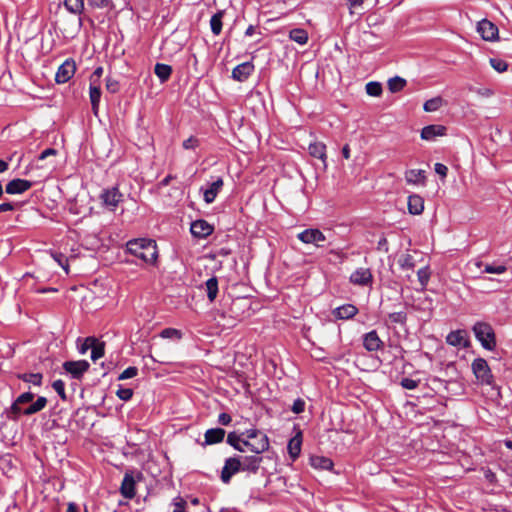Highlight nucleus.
Wrapping results in <instances>:
<instances>
[{
	"label": "nucleus",
	"instance_id": "obj_5",
	"mask_svg": "<svg viewBox=\"0 0 512 512\" xmlns=\"http://www.w3.org/2000/svg\"><path fill=\"white\" fill-rule=\"evenodd\" d=\"M123 197L118 186L103 189L99 194L102 205L110 211L116 210L118 204L123 201Z\"/></svg>",
	"mask_w": 512,
	"mask_h": 512
},
{
	"label": "nucleus",
	"instance_id": "obj_16",
	"mask_svg": "<svg viewBox=\"0 0 512 512\" xmlns=\"http://www.w3.org/2000/svg\"><path fill=\"white\" fill-rule=\"evenodd\" d=\"M254 71V64L251 61L243 62L232 70V78L239 82L246 81Z\"/></svg>",
	"mask_w": 512,
	"mask_h": 512
},
{
	"label": "nucleus",
	"instance_id": "obj_47",
	"mask_svg": "<svg viewBox=\"0 0 512 512\" xmlns=\"http://www.w3.org/2000/svg\"><path fill=\"white\" fill-rule=\"evenodd\" d=\"M52 387L63 401L67 400L65 393V383L61 379L55 380L52 383Z\"/></svg>",
	"mask_w": 512,
	"mask_h": 512
},
{
	"label": "nucleus",
	"instance_id": "obj_51",
	"mask_svg": "<svg viewBox=\"0 0 512 512\" xmlns=\"http://www.w3.org/2000/svg\"><path fill=\"white\" fill-rule=\"evenodd\" d=\"M507 270L504 265H494V264H486L484 268V272L493 273V274H502Z\"/></svg>",
	"mask_w": 512,
	"mask_h": 512
},
{
	"label": "nucleus",
	"instance_id": "obj_29",
	"mask_svg": "<svg viewBox=\"0 0 512 512\" xmlns=\"http://www.w3.org/2000/svg\"><path fill=\"white\" fill-rule=\"evenodd\" d=\"M244 441L249 440L245 439L242 434L238 435L236 432H230L227 436V443L239 452H245L248 450L247 447L243 445Z\"/></svg>",
	"mask_w": 512,
	"mask_h": 512
},
{
	"label": "nucleus",
	"instance_id": "obj_7",
	"mask_svg": "<svg viewBox=\"0 0 512 512\" xmlns=\"http://www.w3.org/2000/svg\"><path fill=\"white\" fill-rule=\"evenodd\" d=\"M240 464V456L229 457L225 460L224 466L221 470L220 479L224 484H229L231 478L242 471Z\"/></svg>",
	"mask_w": 512,
	"mask_h": 512
},
{
	"label": "nucleus",
	"instance_id": "obj_31",
	"mask_svg": "<svg viewBox=\"0 0 512 512\" xmlns=\"http://www.w3.org/2000/svg\"><path fill=\"white\" fill-rule=\"evenodd\" d=\"M154 73L159 78L161 83L169 80L172 74V67L167 64L157 63L154 67Z\"/></svg>",
	"mask_w": 512,
	"mask_h": 512
},
{
	"label": "nucleus",
	"instance_id": "obj_61",
	"mask_svg": "<svg viewBox=\"0 0 512 512\" xmlns=\"http://www.w3.org/2000/svg\"><path fill=\"white\" fill-rule=\"evenodd\" d=\"M55 155H57V150L56 149H54V148H47V149H45L44 151H42L40 153V155L38 156V159L39 160H44V159H46L49 156H55Z\"/></svg>",
	"mask_w": 512,
	"mask_h": 512
},
{
	"label": "nucleus",
	"instance_id": "obj_59",
	"mask_svg": "<svg viewBox=\"0 0 512 512\" xmlns=\"http://www.w3.org/2000/svg\"><path fill=\"white\" fill-rule=\"evenodd\" d=\"M434 170L442 178H445L447 176L448 168H447L446 165H444L442 163H436L435 166H434Z\"/></svg>",
	"mask_w": 512,
	"mask_h": 512
},
{
	"label": "nucleus",
	"instance_id": "obj_64",
	"mask_svg": "<svg viewBox=\"0 0 512 512\" xmlns=\"http://www.w3.org/2000/svg\"><path fill=\"white\" fill-rule=\"evenodd\" d=\"M14 210V206L10 202L0 204V213Z\"/></svg>",
	"mask_w": 512,
	"mask_h": 512
},
{
	"label": "nucleus",
	"instance_id": "obj_40",
	"mask_svg": "<svg viewBox=\"0 0 512 512\" xmlns=\"http://www.w3.org/2000/svg\"><path fill=\"white\" fill-rule=\"evenodd\" d=\"M443 104V99L441 97H434L429 100H427L424 105L423 109L426 112H434L437 111Z\"/></svg>",
	"mask_w": 512,
	"mask_h": 512
},
{
	"label": "nucleus",
	"instance_id": "obj_4",
	"mask_svg": "<svg viewBox=\"0 0 512 512\" xmlns=\"http://www.w3.org/2000/svg\"><path fill=\"white\" fill-rule=\"evenodd\" d=\"M471 369L476 379L482 385L491 386L493 390H496L497 395L500 394L499 387L495 384L494 376L492 371L484 358H476L471 364Z\"/></svg>",
	"mask_w": 512,
	"mask_h": 512
},
{
	"label": "nucleus",
	"instance_id": "obj_44",
	"mask_svg": "<svg viewBox=\"0 0 512 512\" xmlns=\"http://www.w3.org/2000/svg\"><path fill=\"white\" fill-rule=\"evenodd\" d=\"M171 506H173L172 512H187V501L181 496L175 497L171 502Z\"/></svg>",
	"mask_w": 512,
	"mask_h": 512
},
{
	"label": "nucleus",
	"instance_id": "obj_13",
	"mask_svg": "<svg viewBox=\"0 0 512 512\" xmlns=\"http://www.w3.org/2000/svg\"><path fill=\"white\" fill-rule=\"evenodd\" d=\"M263 457L260 454L251 456H240V464L242 465V471L256 474L260 468Z\"/></svg>",
	"mask_w": 512,
	"mask_h": 512
},
{
	"label": "nucleus",
	"instance_id": "obj_32",
	"mask_svg": "<svg viewBox=\"0 0 512 512\" xmlns=\"http://www.w3.org/2000/svg\"><path fill=\"white\" fill-rule=\"evenodd\" d=\"M310 463L313 467L323 470H331L333 467V461L324 456H313L310 458Z\"/></svg>",
	"mask_w": 512,
	"mask_h": 512
},
{
	"label": "nucleus",
	"instance_id": "obj_1",
	"mask_svg": "<svg viewBox=\"0 0 512 512\" xmlns=\"http://www.w3.org/2000/svg\"><path fill=\"white\" fill-rule=\"evenodd\" d=\"M34 397L35 395L29 391L20 394L11 406L5 409L6 418L11 421H18L21 416H31L42 411L47 405V398L39 396L36 401L32 402Z\"/></svg>",
	"mask_w": 512,
	"mask_h": 512
},
{
	"label": "nucleus",
	"instance_id": "obj_48",
	"mask_svg": "<svg viewBox=\"0 0 512 512\" xmlns=\"http://www.w3.org/2000/svg\"><path fill=\"white\" fill-rule=\"evenodd\" d=\"M490 64L499 73L505 72L508 68L507 62L498 58H490Z\"/></svg>",
	"mask_w": 512,
	"mask_h": 512
},
{
	"label": "nucleus",
	"instance_id": "obj_37",
	"mask_svg": "<svg viewBox=\"0 0 512 512\" xmlns=\"http://www.w3.org/2000/svg\"><path fill=\"white\" fill-rule=\"evenodd\" d=\"M64 6L69 12H71L73 14H81L84 9V1L83 0H65Z\"/></svg>",
	"mask_w": 512,
	"mask_h": 512
},
{
	"label": "nucleus",
	"instance_id": "obj_9",
	"mask_svg": "<svg viewBox=\"0 0 512 512\" xmlns=\"http://www.w3.org/2000/svg\"><path fill=\"white\" fill-rule=\"evenodd\" d=\"M297 238L305 244H315L318 247L322 246L320 243L326 240L325 235L316 228L305 229L297 235Z\"/></svg>",
	"mask_w": 512,
	"mask_h": 512
},
{
	"label": "nucleus",
	"instance_id": "obj_30",
	"mask_svg": "<svg viewBox=\"0 0 512 512\" xmlns=\"http://www.w3.org/2000/svg\"><path fill=\"white\" fill-rule=\"evenodd\" d=\"M205 289L207 298L210 302H214L218 294V279L216 276H212L205 282Z\"/></svg>",
	"mask_w": 512,
	"mask_h": 512
},
{
	"label": "nucleus",
	"instance_id": "obj_57",
	"mask_svg": "<svg viewBox=\"0 0 512 512\" xmlns=\"http://www.w3.org/2000/svg\"><path fill=\"white\" fill-rule=\"evenodd\" d=\"M199 145V140L193 136L189 137L188 139L183 141V148L184 149H195Z\"/></svg>",
	"mask_w": 512,
	"mask_h": 512
},
{
	"label": "nucleus",
	"instance_id": "obj_34",
	"mask_svg": "<svg viewBox=\"0 0 512 512\" xmlns=\"http://www.w3.org/2000/svg\"><path fill=\"white\" fill-rule=\"evenodd\" d=\"M289 38L300 45H304L308 41V33L305 29L294 28L289 32Z\"/></svg>",
	"mask_w": 512,
	"mask_h": 512
},
{
	"label": "nucleus",
	"instance_id": "obj_6",
	"mask_svg": "<svg viewBox=\"0 0 512 512\" xmlns=\"http://www.w3.org/2000/svg\"><path fill=\"white\" fill-rule=\"evenodd\" d=\"M66 373L70 374L71 378L81 380L84 374L89 370L90 364L87 360L65 361L62 365Z\"/></svg>",
	"mask_w": 512,
	"mask_h": 512
},
{
	"label": "nucleus",
	"instance_id": "obj_15",
	"mask_svg": "<svg viewBox=\"0 0 512 512\" xmlns=\"http://www.w3.org/2000/svg\"><path fill=\"white\" fill-rule=\"evenodd\" d=\"M373 281V276L368 268H358L350 276V282L354 285L367 286Z\"/></svg>",
	"mask_w": 512,
	"mask_h": 512
},
{
	"label": "nucleus",
	"instance_id": "obj_19",
	"mask_svg": "<svg viewBox=\"0 0 512 512\" xmlns=\"http://www.w3.org/2000/svg\"><path fill=\"white\" fill-rule=\"evenodd\" d=\"M446 127L440 124H431L422 128L421 139L426 141H433L438 136L446 135Z\"/></svg>",
	"mask_w": 512,
	"mask_h": 512
},
{
	"label": "nucleus",
	"instance_id": "obj_23",
	"mask_svg": "<svg viewBox=\"0 0 512 512\" xmlns=\"http://www.w3.org/2000/svg\"><path fill=\"white\" fill-rule=\"evenodd\" d=\"M224 185L223 179L218 177L215 181H213L207 189L204 190V201L207 204L214 202L217 194L220 192Z\"/></svg>",
	"mask_w": 512,
	"mask_h": 512
},
{
	"label": "nucleus",
	"instance_id": "obj_26",
	"mask_svg": "<svg viewBox=\"0 0 512 512\" xmlns=\"http://www.w3.org/2000/svg\"><path fill=\"white\" fill-rule=\"evenodd\" d=\"M424 210V200L420 195L413 194L408 197V211L412 215H420Z\"/></svg>",
	"mask_w": 512,
	"mask_h": 512
},
{
	"label": "nucleus",
	"instance_id": "obj_54",
	"mask_svg": "<svg viewBox=\"0 0 512 512\" xmlns=\"http://www.w3.org/2000/svg\"><path fill=\"white\" fill-rule=\"evenodd\" d=\"M54 260L68 273V259L62 253H55L52 255Z\"/></svg>",
	"mask_w": 512,
	"mask_h": 512
},
{
	"label": "nucleus",
	"instance_id": "obj_18",
	"mask_svg": "<svg viewBox=\"0 0 512 512\" xmlns=\"http://www.w3.org/2000/svg\"><path fill=\"white\" fill-rule=\"evenodd\" d=\"M446 342L454 347H468L470 345V341L465 330H456L451 331L447 337Z\"/></svg>",
	"mask_w": 512,
	"mask_h": 512
},
{
	"label": "nucleus",
	"instance_id": "obj_25",
	"mask_svg": "<svg viewBox=\"0 0 512 512\" xmlns=\"http://www.w3.org/2000/svg\"><path fill=\"white\" fill-rule=\"evenodd\" d=\"M101 88L100 83H90L89 85V98L92 106L94 115L97 116L99 111V104L101 99Z\"/></svg>",
	"mask_w": 512,
	"mask_h": 512
},
{
	"label": "nucleus",
	"instance_id": "obj_58",
	"mask_svg": "<svg viewBox=\"0 0 512 512\" xmlns=\"http://www.w3.org/2000/svg\"><path fill=\"white\" fill-rule=\"evenodd\" d=\"M103 71L104 69L102 66L97 67L90 76V83H100V78L103 74Z\"/></svg>",
	"mask_w": 512,
	"mask_h": 512
},
{
	"label": "nucleus",
	"instance_id": "obj_39",
	"mask_svg": "<svg viewBox=\"0 0 512 512\" xmlns=\"http://www.w3.org/2000/svg\"><path fill=\"white\" fill-rule=\"evenodd\" d=\"M398 264L403 270H413L415 267V260L412 255L406 253L401 255Z\"/></svg>",
	"mask_w": 512,
	"mask_h": 512
},
{
	"label": "nucleus",
	"instance_id": "obj_11",
	"mask_svg": "<svg viewBox=\"0 0 512 512\" xmlns=\"http://www.w3.org/2000/svg\"><path fill=\"white\" fill-rule=\"evenodd\" d=\"M477 31L486 41H493L498 36V27L487 19L478 22Z\"/></svg>",
	"mask_w": 512,
	"mask_h": 512
},
{
	"label": "nucleus",
	"instance_id": "obj_46",
	"mask_svg": "<svg viewBox=\"0 0 512 512\" xmlns=\"http://www.w3.org/2000/svg\"><path fill=\"white\" fill-rule=\"evenodd\" d=\"M106 89L111 94H116L120 89L119 81L110 76L106 77Z\"/></svg>",
	"mask_w": 512,
	"mask_h": 512
},
{
	"label": "nucleus",
	"instance_id": "obj_42",
	"mask_svg": "<svg viewBox=\"0 0 512 512\" xmlns=\"http://www.w3.org/2000/svg\"><path fill=\"white\" fill-rule=\"evenodd\" d=\"M365 89L369 96L378 97L382 94V85L376 81L368 82Z\"/></svg>",
	"mask_w": 512,
	"mask_h": 512
},
{
	"label": "nucleus",
	"instance_id": "obj_56",
	"mask_svg": "<svg viewBox=\"0 0 512 512\" xmlns=\"http://www.w3.org/2000/svg\"><path fill=\"white\" fill-rule=\"evenodd\" d=\"M264 434V432L258 430V429H248L245 432L242 433V436L245 439H248L249 441L258 439L260 435Z\"/></svg>",
	"mask_w": 512,
	"mask_h": 512
},
{
	"label": "nucleus",
	"instance_id": "obj_36",
	"mask_svg": "<svg viewBox=\"0 0 512 512\" xmlns=\"http://www.w3.org/2000/svg\"><path fill=\"white\" fill-rule=\"evenodd\" d=\"M388 89L392 93L399 92L404 89L407 82L404 78L399 76H394L388 80Z\"/></svg>",
	"mask_w": 512,
	"mask_h": 512
},
{
	"label": "nucleus",
	"instance_id": "obj_52",
	"mask_svg": "<svg viewBox=\"0 0 512 512\" xmlns=\"http://www.w3.org/2000/svg\"><path fill=\"white\" fill-rule=\"evenodd\" d=\"M116 395L123 401H129L133 396V390L130 388L120 387L117 390Z\"/></svg>",
	"mask_w": 512,
	"mask_h": 512
},
{
	"label": "nucleus",
	"instance_id": "obj_17",
	"mask_svg": "<svg viewBox=\"0 0 512 512\" xmlns=\"http://www.w3.org/2000/svg\"><path fill=\"white\" fill-rule=\"evenodd\" d=\"M384 343L379 338L377 331L372 330L363 335V346L369 352H376L383 347Z\"/></svg>",
	"mask_w": 512,
	"mask_h": 512
},
{
	"label": "nucleus",
	"instance_id": "obj_43",
	"mask_svg": "<svg viewBox=\"0 0 512 512\" xmlns=\"http://www.w3.org/2000/svg\"><path fill=\"white\" fill-rule=\"evenodd\" d=\"M160 336L164 339L180 340L183 336L181 330L175 328H165L161 331Z\"/></svg>",
	"mask_w": 512,
	"mask_h": 512
},
{
	"label": "nucleus",
	"instance_id": "obj_63",
	"mask_svg": "<svg viewBox=\"0 0 512 512\" xmlns=\"http://www.w3.org/2000/svg\"><path fill=\"white\" fill-rule=\"evenodd\" d=\"M89 3L93 7L105 8L108 6V0H89Z\"/></svg>",
	"mask_w": 512,
	"mask_h": 512
},
{
	"label": "nucleus",
	"instance_id": "obj_3",
	"mask_svg": "<svg viewBox=\"0 0 512 512\" xmlns=\"http://www.w3.org/2000/svg\"><path fill=\"white\" fill-rule=\"evenodd\" d=\"M472 331L475 338L485 350L494 351L496 349V335L493 327L489 323L478 321L473 325Z\"/></svg>",
	"mask_w": 512,
	"mask_h": 512
},
{
	"label": "nucleus",
	"instance_id": "obj_14",
	"mask_svg": "<svg viewBox=\"0 0 512 512\" xmlns=\"http://www.w3.org/2000/svg\"><path fill=\"white\" fill-rule=\"evenodd\" d=\"M243 445H245L251 452H254L255 454H261L269 449L270 442L268 436L264 433L260 435L258 439L244 441Z\"/></svg>",
	"mask_w": 512,
	"mask_h": 512
},
{
	"label": "nucleus",
	"instance_id": "obj_2",
	"mask_svg": "<svg viewBox=\"0 0 512 512\" xmlns=\"http://www.w3.org/2000/svg\"><path fill=\"white\" fill-rule=\"evenodd\" d=\"M127 251L145 263L153 264L157 257L156 241L147 238L132 239L126 244Z\"/></svg>",
	"mask_w": 512,
	"mask_h": 512
},
{
	"label": "nucleus",
	"instance_id": "obj_53",
	"mask_svg": "<svg viewBox=\"0 0 512 512\" xmlns=\"http://www.w3.org/2000/svg\"><path fill=\"white\" fill-rule=\"evenodd\" d=\"M96 340L97 339L95 337H87V338H85L84 342L79 347V353L80 354H85L88 351V349H92V347L95 344Z\"/></svg>",
	"mask_w": 512,
	"mask_h": 512
},
{
	"label": "nucleus",
	"instance_id": "obj_10",
	"mask_svg": "<svg viewBox=\"0 0 512 512\" xmlns=\"http://www.w3.org/2000/svg\"><path fill=\"white\" fill-rule=\"evenodd\" d=\"M214 231V227L204 219H198L191 223L190 232L191 234L199 239H204L211 235Z\"/></svg>",
	"mask_w": 512,
	"mask_h": 512
},
{
	"label": "nucleus",
	"instance_id": "obj_20",
	"mask_svg": "<svg viewBox=\"0 0 512 512\" xmlns=\"http://www.w3.org/2000/svg\"><path fill=\"white\" fill-rule=\"evenodd\" d=\"M358 313V308L353 304H344L335 308L332 312L336 319L348 320Z\"/></svg>",
	"mask_w": 512,
	"mask_h": 512
},
{
	"label": "nucleus",
	"instance_id": "obj_28",
	"mask_svg": "<svg viewBox=\"0 0 512 512\" xmlns=\"http://www.w3.org/2000/svg\"><path fill=\"white\" fill-rule=\"evenodd\" d=\"M405 179L409 184H424L426 180L425 171L422 169H411L405 173Z\"/></svg>",
	"mask_w": 512,
	"mask_h": 512
},
{
	"label": "nucleus",
	"instance_id": "obj_41",
	"mask_svg": "<svg viewBox=\"0 0 512 512\" xmlns=\"http://www.w3.org/2000/svg\"><path fill=\"white\" fill-rule=\"evenodd\" d=\"M105 354V343L96 340L95 344L93 345L91 349V359L93 361H96L100 358H102Z\"/></svg>",
	"mask_w": 512,
	"mask_h": 512
},
{
	"label": "nucleus",
	"instance_id": "obj_21",
	"mask_svg": "<svg viewBox=\"0 0 512 512\" xmlns=\"http://www.w3.org/2000/svg\"><path fill=\"white\" fill-rule=\"evenodd\" d=\"M225 430L222 428H211L208 429L204 434L203 446L214 445L222 442L225 437Z\"/></svg>",
	"mask_w": 512,
	"mask_h": 512
},
{
	"label": "nucleus",
	"instance_id": "obj_27",
	"mask_svg": "<svg viewBox=\"0 0 512 512\" xmlns=\"http://www.w3.org/2000/svg\"><path fill=\"white\" fill-rule=\"evenodd\" d=\"M309 154L314 157L320 159L324 164H326L327 154H326V145L323 142H313L309 144L308 147Z\"/></svg>",
	"mask_w": 512,
	"mask_h": 512
},
{
	"label": "nucleus",
	"instance_id": "obj_45",
	"mask_svg": "<svg viewBox=\"0 0 512 512\" xmlns=\"http://www.w3.org/2000/svg\"><path fill=\"white\" fill-rule=\"evenodd\" d=\"M418 280L423 288L426 287L430 279L429 267H423L417 271Z\"/></svg>",
	"mask_w": 512,
	"mask_h": 512
},
{
	"label": "nucleus",
	"instance_id": "obj_24",
	"mask_svg": "<svg viewBox=\"0 0 512 512\" xmlns=\"http://www.w3.org/2000/svg\"><path fill=\"white\" fill-rule=\"evenodd\" d=\"M302 446V432L298 431L297 434L292 437L287 445L288 453L291 459L296 460L301 453Z\"/></svg>",
	"mask_w": 512,
	"mask_h": 512
},
{
	"label": "nucleus",
	"instance_id": "obj_33",
	"mask_svg": "<svg viewBox=\"0 0 512 512\" xmlns=\"http://www.w3.org/2000/svg\"><path fill=\"white\" fill-rule=\"evenodd\" d=\"M225 12L220 10L212 15L210 19V27L211 31L214 35H219L222 31L223 22L222 19L224 17Z\"/></svg>",
	"mask_w": 512,
	"mask_h": 512
},
{
	"label": "nucleus",
	"instance_id": "obj_22",
	"mask_svg": "<svg viewBox=\"0 0 512 512\" xmlns=\"http://www.w3.org/2000/svg\"><path fill=\"white\" fill-rule=\"evenodd\" d=\"M135 479L132 474L125 473L120 491L124 498L132 499L135 496Z\"/></svg>",
	"mask_w": 512,
	"mask_h": 512
},
{
	"label": "nucleus",
	"instance_id": "obj_49",
	"mask_svg": "<svg viewBox=\"0 0 512 512\" xmlns=\"http://www.w3.org/2000/svg\"><path fill=\"white\" fill-rule=\"evenodd\" d=\"M420 384V379L402 378L400 385L407 390L416 389Z\"/></svg>",
	"mask_w": 512,
	"mask_h": 512
},
{
	"label": "nucleus",
	"instance_id": "obj_55",
	"mask_svg": "<svg viewBox=\"0 0 512 512\" xmlns=\"http://www.w3.org/2000/svg\"><path fill=\"white\" fill-rule=\"evenodd\" d=\"M291 410L295 414H300L305 410V401L302 398L294 400Z\"/></svg>",
	"mask_w": 512,
	"mask_h": 512
},
{
	"label": "nucleus",
	"instance_id": "obj_50",
	"mask_svg": "<svg viewBox=\"0 0 512 512\" xmlns=\"http://www.w3.org/2000/svg\"><path fill=\"white\" fill-rule=\"evenodd\" d=\"M138 374V368L135 366H129L119 376L118 380H126L135 377Z\"/></svg>",
	"mask_w": 512,
	"mask_h": 512
},
{
	"label": "nucleus",
	"instance_id": "obj_38",
	"mask_svg": "<svg viewBox=\"0 0 512 512\" xmlns=\"http://www.w3.org/2000/svg\"><path fill=\"white\" fill-rule=\"evenodd\" d=\"M408 315L405 311L393 312L388 314L389 322L392 324L406 325Z\"/></svg>",
	"mask_w": 512,
	"mask_h": 512
},
{
	"label": "nucleus",
	"instance_id": "obj_8",
	"mask_svg": "<svg viewBox=\"0 0 512 512\" xmlns=\"http://www.w3.org/2000/svg\"><path fill=\"white\" fill-rule=\"evenodd\" d=\"M76 71V64L72 58L66 59L58 68L55 81L58 84H64L68 82Z\"/></svg>",
	"mask_w": 512,
	"mask_h": 512
},
{
	"label": "nucleus",
	"instance_id": "obj_62",
	"mask_svg": "<svg viewBox=\"0 0 512 512\" xmlns=\"http://www.w3.org/2000/svg\"><path fill=\"white\" fill-rule=\"evenodd\" d=\"M377 250L388 252V241L386 237H381L377 243Z\"/></svg>",
	"mask_w": 512,
	"mask_h": 512
},
{
	"label": "nucleus",
	"instance_id": "obj_12",
	"mask_svg": "<svg viewBox=\"0 0 512 512\" xmlns=\"http://www.w3.org/2000/svg\"><path fill=\"white\" fill-rule=\"evenodd\" d=\"M33 186V183L26 179L16 178L6 184L5 191L7 194L15 195L22 194L28 191Z\"/></svg>",
	"mask_w": 512,
	"mask_h": 512
},
{
	"label": "nucleus",
	"instance_id": "obj_60",
	"mask_svg": "<svg viewBox=\"0 0 512 512\" xmlns=\"http://www.w3.org/2000/svg\"><path fill=\"white\" fill-rule=\"evenodd\" d=\"M231 421H232V417L228 413L223 412V413L219 414V416H218V423L221 425L227 426L231 423Z\"/></svg>",
	"mask_w": 512,
	"mask_h": 512
},
{
	"label": "nucleus",
	"instance_id": "obj_35",
	"mask_svg": "<svg viewBox=\"0 0 512 512\" xmlns=\"http://www.w3.org/2000/svg\"><path fill=\"white\" fill-rule=\"evenodd\" d=\"M17 378L24 382L31 383L35 386H41L43 375L41 373H23L18 374Z\"/></svg>",
	"mask_w": 512,
	"mask_h": 512
}]
</instances>
